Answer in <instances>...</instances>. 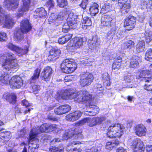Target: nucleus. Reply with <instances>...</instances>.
<instances>
[{
    "instance_id": "47",
    "label": "nucleus",
    "mask_w": 152,
    "mask_h": 152,
    "mask_svg": "<svg viewBox=\"0 0 152 152\" xmlns=\"http://www.w3.org/2000/svg\"><path fill=\"white\" fill-rule=\"evenodd\" d=\"M121 63L115 60L113 63L112 65V70L114 72H116L121 68Z\"/></svg>"
},
{
    "instance_id": "29",
    "label": "nucleus",
    "mask_w": 152,
    "mask_h": 152,
    "mask_svg": "<svg viewBox=\"0 0 152 152\" xmlns=\"http://www.w3.org/2000/svg\"><path fill=\"white\" fill-rule=\"evenodd\" d=\"M136 134L139 136H144L146 134V129L142 124L138 125L135 127Z\"/></svg>"
},
{
    "instance_id": "45",
    "label": "nucleus",
    "mask_w": 152,
    "mask_h": 152,
    "mask_svg": "<svg viewBox=\"0 0 152 152\" xmlns=\"http://www.w3.org/2000/svg\"><path fill=\"white\" fill-rule=\"evenodd\" d=\"M144 37L146 42L148 43L152 40V31L147 30L144 34Z\"/></svg>"
},
{
    "instance_id": "8",
    "label": "nucleus",
    "mask_w": 152,
    "mask_h": 152,
    "mask_svg": "<svg viewBox=\"0 0 152 152\" xmlns=\"http://www.w3.org/2000/svg\"><path fill=\"white\" fill-rule=\"evenodd\" d=\"M101 25L108 28H117L115 25V17L112 15H106L103 16L101 19Z\"/></svg>"
},
{
    "instance_id": "23",
    "label": "nucleus",
    "mask_w": 152,
    "mask_h": 152,
    "mask_svg": "<svg viewBox=\"0 0 152 152\" xmlns=\"http://www.w3.org/2000/svg\"><path fill=\"white\" fill-rule=\"evenodd\" d=\"M61 54V50L58 48H53L50 51L48 59L50 61H54L59 58Z\"/></svg>"
},
{
    "instance_id": "37",
    "label": "nucleus",
    "mask_w": 152,
    "mask_h": 152,
    "mask_svg": "<svg viewBox=\"0 0 152 152\" xmlns=\"http://www.w3.org/2000/svg\"><path fill=\"white\" fill-rule=\"evenodd\" d=\"M102 78L104 86L106 87V88L108 89L107 87H109L110 85V83L108 74L105 72L102 74Z\"/></svg>"
},
{
    "instance_id": "48",
    "label": "nucleus",
    "mask_w": 152,
    "mask_h": 152,
    "mask_svg": "<svg viewBox=\"0 0 152 152\" xmlns=\"http://www.w3.org/2000/svg\"><path fill=\"white\" fill-rule=\"evenodd\" d=\"M145 59L147 61H152V49H149L146 51Z\"/></svg>"
},
{
    "instance_id": "21",
    "label": "nucleus",
    "mask_w": 152,
    "mask_h": 152,
    "mask_svg": "<svg viewBox=\"0 0 152 152\" xmlns=\"http://www.w3.org/2000/svg\"><path fill=\"white\" fill-rule=\"evenodd\" d=\"M7 47L10 49L15 51L18 54L23 55L26 54L28 51V49L27 47L22 49L16 46L12 43H9L7 45Z\"/></svg>"
},
{
    "instance_id": "49",
    "label": "nucleus",
    "mask_w": 152,
    "mask_h": 152,
    "mask_svg": "<svg viewBox=\"0 0 152 152\" xmlns=\"http://www.w3.org/2000/svg\"><path fill=\"white\" fill-rule=\"evenodd\" d=\"M63 148L62 145L59 148L52 146L49 148V152H62Z\"/></svg>"
},
{
    "instance_id": "13",
    "label": "nucleus",
    "mask_w": 152,
    "mask_h": 152,
    "mask_svg": "<svg viewBox=\"0 0 152 152\" xmlns=\"http://www.w3.org/2000/svg\"><path fill=\"white\" fill-rule=\"evenodd\" d=\"M93 80V75L90 73L86 72L81 75L80 83L81 86L85 87L90 85Z\"/></svg>"
},
{
    "instance_id": "24",
    "label": "nucleus",
    "mask_w": 152,
    "mask_h": 152,
    "mask_svg": "<svg viewBox=\"0 0 152 152\" xmlns=\"http://www.w3.org/2000/svg\"><path fill=\"white\" fill-rule=\"evenodd\" d=\"M82 115V113L80 111H76L70 113L66 116L67 120L73 122L79 119Z\"/></svg>"
},
{
    "instance_id": "31",
    "label": "nucleus",
    "mask_w": 152,
    "mask_h": 152,
    "mask_svg": "<svg viewBox=\"0 0 152 152\" xmlns=\"http://www.w3.org/2000/svg\"><path fill=\"white\" fill-rule=\"evenodd\" d=\"M47 13L45 9L43 7L37 8L34 12V15L35 18H41L45 16Z\"/></svg>"
},
{
    "instance_id": "55",
    "label": "nucleus",
    "mask_w": 152,
    "mask_h": 152,
    "mask_svg": "<svg viewBox=\"0 0 152 152\" xmlns=\"http://www.w3.org/2000/svg\"><path fill=\"white\" fill-rule=\"evenodd\" d=\"M55 4L53 0H48L47 1L46 6L48 9L49 10L50 8H53Z\"/></svg>"
},
{
    "instance_id": "64",
    "label": "nucleus",
    "mask_w": 152,
    "mask_h": 152,
    "mask_svg": "<svg viewBox=\"0 0 152 152\" xmlns=\"http://www.w3.org/2000/svg\"><path fill=\"white\" fill-rule=\"evenodd\" d=\"M22 103L23 106H25L26 107H29L31 106L30 103H29L28 101L24 99L22 101Z\"/></svg>"
},
{
    "instance_id": "10",
    "label": "nucleus",
    "mask_w": 152,
    "mask_h": 152,
    "mask_svg": "<svg viewBox=\"0 0 152 152\" xmlns=\"http://www.w3.org/2000/svg\"><path fill=\"white\" fill-rule=\"evenodd\" d=\"M68 15L65 11H62L60 12L57 15H56L54 13L50 15L49 20H54L55 24L56 26L60 25L62 21L66 20L67 18Z\"/></svg>"
},
{
    "instance_id": "32",
    "label": "nucleus",
    "mask_w": 152,
    "mask_h": 152,
    "mask_svg": "<svg viewBox=\"0 0 152 152\" xmlns=\"http://www.w3.org/2000/svg\"><path fill=\"white\" fill-rule=\"evenodd\" d=\"M118 5L120 8V11L122 13H127L129 11L130 7V3H122V4H118Z\"/></svg>"
},
{
    "instance_id": "61",
    "label": "nucleus",
    "mask_w": 152,
    "mask_h": 152,
    "mask_svg": "<svg viewBox=\"0 0 152 152\" xmlns=\"http://www.w3.org/2000/svg\"><path fill=\"white\" fill-rule=\"evenodd\" d=\"M99 150L96 147H93L90 149H87L86 152H99Z\"/></svg>"
},
{
    "instance_id": "15",
    "label": "nucleus",
    "mask_w": 152,
    "mask_h": 152,
    "mask_svg": "<svg viewBox=\"0 0 152 152\" xmlns=\"http://www.w3.org/2000/svg\"><path fill=\"white\" fill-rule=\"evenodd\" d=\"M132 148L136 152H143L145 150L142 142L138 138L134 139L131 145Z\"/></svg>"
},
{
    "instance_id": "22",
    "label": "nucleus",
    "mask_w": 152,
    "mask_h": 152,
    "mask_svg": "<svg viewBox=\"0 0 152 152\" xmlns=\"http://www.w3.org/2000/svg\"><path fill=\"white\" fill-rule=\"evenodd\" d=\"M71 109V107L68 105H62L55 108L54 112L56 114L62 115L69 111Z\"/></svg>"
},
{
    "instance_id": "16",
    "label": "nucleus",
    "mask_w": 152,
    "mask_h": 152,
    "mask_svg": "<svg viewBox=\"0 0 152 152\" xmlns=\"http://www.w3.org/2000/svg\"><path fill=\"white\" fill-rule=\"evenodd\" d=\"M136 23V18L132 15L129 16L125 20L124 26L126 27L128 31L134 28Z\"/></svg>"
},
{
    "instance_id": "62",
    "label": "nucleus",
    "mask_w": 152,
    "mask_h": 152,
    "mask_svg": "<svg viewBox=\"0 0 152 152\" xmlns=\"http://www.w3.org/2000/svg\"><path fill=\"white\" fill-rule=\"evenodd\" d=\"M148 2L145 1H142L141 3V6L142 7V8L144 9L146 8L148 9Z\"/></svg>"
},
{
    "instance_id": "1",
    "label": "nucleus",
    "mask_w": 152,
    "mask_h": 152,
    "mask_svg": "<svg viewBox=\"0 0 152 152\" xmlns=\"http://www.w3.org/2000/svg\"><path fill=\"white\" fill-rule=\"evenodd\" d=\"M59 97L64 99H74L76 102L90 101L91 99V96L86 90H82L75 92L72 89L65 90L59 95Z\"/></svg>"
},
{
    "instance_id": "4",
    "label": "nucleus",
    "mask_w": 152,
    "mask_h": 152,
    "mask_svg": "<svg viewBox=\"0 0 152 152\" xmlns=\"http://www.w3.org/2000/svg\"><path fill=\"white\" fill-rule=\"evenodd\" d=\"M107 136L109 137H120L123 133V126L120 124L112 125L108 129Z\"/></svg>"
},
{
    "instance_id": "43",
    "label": "nucleus",
    "mask_w": 152,
    "mask_h": 152,
    "mask_svg": "<svg viewBox=\"0 0 152 152\" xmlns=\"http://www.w3.org/2000/svg\"><path fill=\"white\" fill-rule=\"evenodd\" d=\"M113 5L111 3L106 2L103 6L101 11L102 12H107L111 11L112 9Z\"/></svg>"
},
{
    "instance_id": "40",
    "label": "nucleus",
    "mask_w": 152,
    "mask_h": 152,
    "mask_svg": "<svg viewBox=\"0 0 152 152\" xmlns=\"http://www.w3.org/2000/svg\"><path fill=\"white\" fill-rule=\"evenodd\" d=\"M74 45L73 47H74L75 49H77L83 45V39L81 38L75 37L74 40Z\"/></svg>"
},
{
    "instance_id": "19",
    "label": "nucleus",
    "mask_w": 152,
    "mask_h": 152,
    "mask_svg": "<svg viewBox=\"0 0 152 152\" xmlns=\"http://www.w3.org/2000/svg\"><path fill=\"white\" fill-rule=\"evenodd\" d=\"M87 107L84 109L85 114L89 116H94L99 113V109L97 106L89 105Z\"/></svg>"
},
{
    "instance_id": "7",
    "label": "nucleus",
    "mask_w": 152,
    "mask_h": 152,
    "mask_svg": "<svg viewBox=\"0 0 152 152\" xmlns=\"http://www.w3.org/2000/svg\"><path fill=\"white\" fill-rule=\"evenodd\" d=\"M39 133H34L33 130L31 131L29 134L28 150L29 151L30 150L31 152H34L39 146V140L37 138V135Z\"/></svg>"
},
{
    "instance_id": "2",
    "label": "nucleus",
    "mask_w": 152,
    "mask_h": 152,
    "mask_svg": "<svg viewBox=\"0 0 152 152\" xmlns=\"http://www.w3.org/2000/svg\"><path fill=\"white\" fill-rule=\"evenodd\" d=\"M15 55L11 52L6 53L1 58L2 66L10 73H14L18 69L19 65Z\"/></svg>"
},
{
    "instance_id": "26",
    "label": "nucleus",
    "mask_w": 152,
    "mask_h": 152,
    "mask_svg": "<svg viewBox=\"0 0 152 152\" xmlns=\"http://www.w3.org/2000/svg\"><path fill=\"white\" fill-rule=\"evenodd\" d=\"M135 43L131 40H128L122 44L121 49L125 51H130L134 48Z\"/></svg>"
},
{
    "instance_id": "38",
    "label": "nucleus",
    "mask_w": 152,
    "mask_h": 152,
    "mask_svg": "<svg viewBox=\"0 0 152 152\" xmlns=\"http://www.w3.org/2000/svg\"><path fill=\"white\" fill-rule=\"evenodd\" d=\"M3 98L6 99L7 101L11 102L12 101H15L16 96L14 93L11 94L6 93L3 95Z\"/></svg>"
},
{
    "instance_id": "6",
    "label": "nucleus",
    "mask_w": 152,
    "mask_h": 152,
    "mask_svg": "<svg viewBox=\"0 0 152 152\" xmlns=\"http://www.w3.org/2000/svg\"><path fill=\"white\" fill-rule=\"evenodd\" d=\"M62 72L65 73H69L73 72L76 69L77 65L75 62L69 59L63 61L61 65Z\"/></svg>"
},
{
    "instance_id": "27",
    "label": "nucleus",
    "mask_w": 152,
    "mask_h": 152,
    "mask_svg": "<svg viewBox=\"0 0 152 152\" xmlns=\"http://www.w3.org/2000/svg\"><path fill=\"white\" fill-rule=\"evenodd\" d=\"M106 119L105 117L103 116L93 118L91 119V122L89 125V126L92 127L96 125L100 124L105 121Z\"/></svg>"
},
{
    "instance_id": "11",
    "label": "nucleus",
    "mask_w": 152,
    "mask_h": 152,
    "mask_svg": "<svg viewBox=\"0 0 152 152\" xmlns=\"http://www.w3.org/2000/svg\"><path fill=\"white\" fill-rule=\"evenodd\" d=\"M15 23L13 16L10 14H5L0 18V25L4 24L5 26L8 28H12Z\"/></svg>"
},
{
    "instance_id": "12",
    "label": "nucleus",
    "mask_w": 152,
    "mask_h": 152,
    "mask_svg": "<svg viewBox=\"0 0 152 152\" xmlns=\"http://www.w3.org/2000/svg\"><path fill=\"white\" fill-rule=\"evenodd\" d=\"M41 69L39 68H37L34 71V73L32 76L30 82L33 91L35 93H37L40 90V86L34 84L37 80L39 78Z\"/></svg>"
},
{
    "instance_id": "44",
    "label": "nucleus",
    "mask_w": 152,
    "mask_h": 152,
    "mask_svg": "<svg viewBox=\"0 0 152 152\" xmlns=\"http://www.w3.org/2000/svg\"><path fill=\"white\" fill-rule=\"evenodd\" d=\"M48 124H44L41 126L39 129V131L37 132H34V129H32L31 131L33 130V132L34 133H37V132L39 133L38 134L40 133V132H48L49 131L48 129Z\"/></svg>"
},
{
    "instance_id": "53",
    "label": "nucleus",
    "mask_w": 152,
    "mask_h": 152,
    "mask_svg": "<svg viewBox=\"0 0 152 152\" xmlns=\"http://www.w3.org/2000/svg\"><path fill=\"white\" fill-rule=\"evenodd\" d=\"M82 149L80 147L72 149H70L69 147H68L66 148L67 152H80L82 151Z\"/></svg>"
},
{
    "instance_id": "9",
    "label": "nucleus",
    "mask_w": 152,
    "mask_h": 152,
    "mask_svg": "<svg viewBox=\"0 0 152 152\" xmlns=\"http://www.w3.org/2000/svg\"><path fill=\"white\" fill-rule=\"evenodd\" d=\"M136 78L145 82V85H152V73L151 71L147 70H143L139 75L136 76Z\"/></svg>"
},
{
    "instance_id": "35",
    "label": "nucleus",
    "mask_w": 152,
    "mask_h": 152,
    "mask_svg": "<svg viewBox=\"0 0 152 152\" xmlns=\"http://www.w3.org/2000/svg\"><path fill=\"white\" fill-rule=\"evenodd\" d=\"M98 7L99 5L96 3H94L91 5L89 11L90 14L91 16H95L98 13Z\"/></svg>"
},
{
    "instance_id": "51",
    "label": "nucleus",
    "mask_w": 152,
    "mask_h": 152,
    "mask_svg": "<svg viewBox=\"0 0 152 152\" xmlns=\"http://www.w3.org/2000/svg\"><path fill=\"white\" fill-rule=\"evenodd\" d=\"M76 76L75 75H69L66 76H65L64 79V82L65 83L66 82L74 80L76 78Z\"/></svg>"
},
{
    "instance_id": "34",
    "label": "nucleus",
    "mask_w": 152,
    "mask_h": 152,
    "mask_svg": "<svg viewBox=\"0 0 152 152\" xmlns=\"http://www.w3.org/2000/svg\"><path fill=\"white\" fill-rule=\"evenodd\" d=\"M24 32L20 29L16 30L15 33V40L17 42H20L23 38V33Z\"/></svg>"
},
{
    "instance_id": "36",
    "label": "nucleus",
    "mask_w": 152,
    "mask_h": 152,
    "mask_svg": "<svg viewBox=\"0 0 152 152\" xmlns=\"http://www.w3.org/2000/svg\"><path fill=\"white\" fill-rule=\"evenodd\" d=\"M9 72H6L4 71V74H2L1 76L0 77V81L4 84H8L9 83L10 80L9 73H10L9 71Z\"/></svg>"
},
{
    "instance_id": "42",
    "label": "nucleus",
    "mask_w": 152,
    "mask_h": 152,
    "mask_svg": "<svg viewBox=\"0 0 152 152\" xmlns=\"http://www.w3.org/2000/svg\"><path fill=\"white\" fill-rule=\"evenodd\" d=\"M10 134L9 132H1L0 133V138L4 141L5 143L9 140L11 138Z\"/></svg>"
},
{
    "instance_id": "18",
    "label": "nucleus",
    "mask_w": 152,
    "mask_h": 152,
    "mask_svg": "<svg viewBox=\"0 0 152 152\" xmlns=\"http://www.w3.org/2000/svg\"><path fill=\"white\" fill-rule=\"evenodd\" d=\"M53 72L50 67L48 66L45 67L41 73V79L46 81H49L51 77Z\"/></svg>"
},
{
    "instance_id": "60",
    "label": "nucleus",
    "mask_w": 152,
    "mask_h": 152,
    "mask_svg": "<svg viewBox=\"0 0 152 152\" xmlns=\"http://www.w3.org/2000/svg\"><path fill=\"white\" fill-rule=\"evenodd\" d=\"M133 77L132 76H126L124 77V80L126 82L130 83L133 80Z\"/></svg>"
},
{
    "instance_id": "56",
    "label": "nucleus",
    "mask_w": 152,
    "mask_h": 152,
    "mask_svg": "<svg viewBox=\"0 0 152 152\" xmlns=\"http://www.w3.org/2000/svg\"><path fill=\"white\" fill-rule=\"evenodd\" d=\"M95 88H96L97 89V95L99 96L100 94L102 95V85L99 84H97L95 86Z\"/></svg>"
},
{
    "instance_id": "59",
    "label": "nucleus",
    "mask_w": 152,
    "mask_h": 152,
    "mask_svg": "<svg viewBox=\"0 0 152 152\" xmlns=\"http://www.w3.org/2000/svg\"><path fill=\"white\" fill-rule=\"evenodd\" d=\"M7 37L5 33L3 32H0V41H3L5 40Z\"/></svg>"
},
{
    "instance_id": "30",
    "label": "nucleus",
    "mask_w": 152,
    "mask_h": 152,
    "mask_svg": "<svg viewBox=\"0 0 152 152\" xmlns=\"http://www.w3.org/2000/svg\"><path fill=\"white\" fill-rule=\"evenodd\" d=\"M141 57L136 55H134L131 59L130 66L133 68L137 67L139 65V62H141Z\"/></svg>"
},
{
    "instance_id": "28",
    "label": "nucleus",
    "mask_w": 152,
    "mask_h": 152,
    "mask_svg": "<svg viewBox=\"0 0 152 152\" xmlns=\"http://www.w3.org/2000/svg\"><path fill=\"white\" fill-rule=\"evenodd\" d=\"M88 42L89 47L91 49L98 47L100 43V39L97 36L93 37L92 40H89Z\"/></svg>"
},
{
    "instance_id": "17",
    "label": "nucleus",
    "mask_w": 152,
    "mask_h": 152,
    "mask_svg": "<svg viewBox=\"0 0 152 152\" xmlns=\"http://www.w3.org/2000/svg\"><path fill=\"white\" fill-rule=\"evenodd\" d=\"M22 1L23 2V5L18 10V13L16 15V17L17 18H19L22 16L24 13L28 10L29 7L30 0H22Z\"/></svg>"
},
{
    "instance_id": "14",
    "label": "nucleus",
    "mask_w": 152,
    "mask_h": 152,
    "mask_svg": "<svg viewBox=\"0 0 152 152\" xmlns=\"http://www.w3.org/2000/svg\"><path fill=\"white\" fill-rule=\"evenodd\" d=\"M9 84L10 87L12 88H19L23 85V81L19 76H14L10 80Z\"/></svg>"
},
{
    "instance_id": "20",
    "label": "nucleus",
    "mask_w": 152,
    "mask_h": 152,
    "mask_svg": "<svg viewBox=\"0 0 152 152\" xmlns=\"http://www.w3.org/2000/svg\"><path fill=\"white\" fill-rule=\"evenodd\" d=\"M4 4L9 10H14L18 7L19 1L18 0H5Z\"/></svg>"
},
{
    "instance_id": "41",
    "label": "nucleus",
    "mask_w": 152,
    "mask_h": 152,
    "mask_svg": "<svg viewBox=\"0 0 152 152\" xmlns=\"http://www.w3.org/2000/svg\"><path fill=\"white\" fill-rule=\"evenodd\" d=\"M145 42L144 41H140L136 45V52L140 53L144 51L145 49Z\"/></svg>"
},
{
    "instance_id": "5",
    "label": "nucleus",
    "mask_w": 152,
    "mask_h": 152,
    "mask_svg": "<svg viewBox=\"0 0 152 152\" xmlns=\"http://www.w3.org/2000/svg\"><path fill=\"white\" fill-rule=\"evenodd\" d=\"M78 130V128H74L66 130L63 137V140H67L69 139L79 140L82 138V134Z\"/></svg>"
},
{
    "instance_id": "52",
    "label": "nucleus",
    "mask_w": 152,
    "mask_h": 152,
    "mask_svg": "<svg viewBox=\"0 0 152 152\" xmlns=\"http://www.w3.org/2000/svg\"><path fill=\"white\" fill-rule=\"evenodd\" d=\"M88 121H90L91 122V119L88 118H85L77 122L76 125L77 126H82L86 122H88Z\"/></svg>"
},
{
    "instance_id": "33",
    "label": "nucleus",
    "mask_w": 152,
    "mask_h": 152,
    "mask_svg": "<svg viewBox=\"0 0 152 152\" xmlns=\"http://www.w3.org/2000/svg\"><path fill=\"white\" fill-rule=\"evenodd\" d=\"M91 19L90 17L86 16L83 18L82 24V28L83 29H86L88 27L91 26Z\"/></svg>"
},
{
    "instance_id": "25",
    "label": "nucleus",
    "mask_w": 152,
    "mask_h": 152,
    "mask_svg": "<svg viewBox=\"0 0 152 152\" xmlns=\"http://www.w3.org/2000/svg\"><path fill=\"white\" fill-rule=\"evenodd\" d=\"M20 30L26 33L30 31L32 27L28 19H24L21 22L20 24Z\"/></svg>"
},
{
    "instance_id": "54",
    "label": "nucleus",
    "mask_w": 152,
    "mask_h": 152,
    "mask_svg": "<svg viewBox=\"0 0 152 152\" xmlns=\"http://www.w3.org/2000/svg\"><path fill=\"white\" fill-rule=\"evenodd\" d=\"M48 129L49 131L48 132H50L55 130L57 128V126L55 124H48Z\"/></svg>"
},
{
    "instance_id": "58",
    "label": "nucleus",
    "mask_w": 152,
    "mask_h": 152,
    "mask_svg": "<svg viewBox=\"0 0 152 152\" xmlns=\"http://www.w3.org/2000/svg\"><path fill=\"white\" fill-rule=\"evenodd\" d=\"M113 147L114 145L111 142H108L106 143L105 148L107 149L111 150Z\"/></svg>"
},
{
    "instance_id": "50",
    "label": "nucleus",
    "mask_w": 152,
    "mask_h": 152,
    "mask_svg": "<svg viewBox=\"0 0 152 152\" xmlns=\"http://www.w3.org/2000/svg\"><path fill=\"white\" fill-rule=\"evenodd\" d=\"M57 5L60 7H64L68 4L67 0H57Z\"/></svg>"
},
{
    "instance_id": "3",
    "label": "nucleus",
    "mask_w": 152,
    "mask_h": 152,
    "mask_svg": "<svg viewBox=\"0 0 152 152\" xmlns=\"http://www.w3.org/2000/svg\"><path fill=\"white\" fill-rule=\"evenodd\" d=\"M81 16L77 15L73 13L68 15L66 19L67 22L65 23L62 27V31L64 33L67 32L69 28L75 29L77 28L78 23L80 20L79 17Z\"/></svg>"
},
{
    "instance_id": "46",
    "label": "nucleus",
    "mask_w": 152,
    "mask_h": 152,
    "mask_svg": "<svg viewBox=\"0 0 152 152\" xmlns=\"http://www.w3.org/2000/svg\"><path fill=\"white\" fill-rule=\"evenodd\" d=\"M117 28H115V29H113V28H110V30L108 31L106 36V37L107 39L110 40L113 39L116 32Z\"/></svg>"
},
{
    "instance_id": "57",
    "label": "nucleus",
    "mask_w": 152,
    "mask_h": 152,
    "mask_svg": "<svg viewBox=\"0 0 152 152\" xmlns=\"http://www.w3.org/2000/svg\"><path fill=\"white\" fill-rule=\"evenodd\" d=\"M88 0H82L81 4L80 5V7L83 10L86 9L88 4Z\"/></svg>"
},
{
    "instance_id": "39",
    "label": "nucleus",
    "mask_w": 152,
    "mask_h": 152,
    "mask_svg": "<svg viewBox=\"0 0 152 152\" xmlns=\"http://www.w3.org/2000/svg\"><path fill=\"white\" fill-rule=\"evenodd\" d=\"M72 34H69L65 36L60 37L58 39V42L61 44H63L69 40L72 37Z\"/></svg>"
},
{
    "instance_id": "63",
    "label": "nucleus",
    "mask_w": 152,
    "mask_h": 152,
    "mask_svg": "<svg viewBox=\"0 0 152 152\" xmlns=\"http://www.w3.org/2000/svg\"><path fill=\"white\" fill-rule=\"evenodd\" d=\"M144 88L148 91H152V85H144Z\"/></svg>"
}]
</instances>
